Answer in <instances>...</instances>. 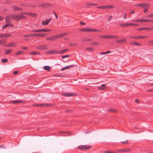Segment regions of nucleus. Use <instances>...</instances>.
<instances>
[{"label": "nucleus", "instance_id": "f3484780", "mask_svg": "<svg viewBox=\"0 0 153 153\" xmlns=\"http://www.w3.org/2000/svg\"><path fill=\"white\" fill-rule=\"evenodd\" d=\"M85 5L87 6H95L97 5V4L95 3H87L85 4Z\"/></svg>", "mask_w": 153, "mask_h": 153}, {"label": "nucleus", "instance_id": "a878e982", "mask_svg": "<svg viewBox=\"0 0 153 153\" xmlns=\"http://www.w3.org/2000/svg\"><path fill=\"white\" fill-rule=\"evenodd\" d=\"M92 40L91 39H86V38H83L81 39V41H91Z\"/></svg>", "mask_w": 153, "mask_h": 153}, {"label": "nucleus", "instance_id": "bb28decb", "mask_svg": "<svg viewBox=\"0 0 153 153\" xmlns=\"http://www.w3.org/2000/svg\"><path fill=\"white\" fill-rule=\"evenodd\" d=\"M43 69L47 71H50V67L49 66H45L44 67Z\"/></svg>", "mask_w": 153, "mask_h": 153}, {"label": "nucleus", "instance_id": "473e14b6", "mask_svg": "<svg viewBox=\"0 0 153 153\" xmlns=\"http://www.w3.org/2000/svg\"><path fill=\"white\" fill-rule=\"evenodd\" d=\"M74 67V65H72L69 66H68L65 67V68L66 69H69L70 68H72Z\"/></svg>", "mask_w": 153, "mask_h": 153}, {"label": "nucleus", "instance_id": "e2e57ef3", "mask_svg": "<svg viewBox=\"0 0 153 153\" xmlns=\"http://www.w3.org/2000/svg\"><path fill=\"white\" fill-rule=\"evenodd\" d=\"M76 45V44H70L69 45L71 46H75Z\"/></svg>", "mask_w": 153, "mask_h": 153}, {"label": "nucleus", "instance_id": "69168bd1", "mask_svg": "<svg viewBox=\"0 0 153 153\" xmlns=\"http://www.w3.org/2000/svg\"><path fill=\"white\" fill-rule=\"evenodd\" d=\"M130 13H132L133 14H134L135 13V12L133 10H131L130 11Z\"/></svg>", "mask_w": 153, "mask_h": 153}, {"label": "nucleus", "instance_id": "20e7f679", "mask_svg": "<svg viewBox=\"0 0 153 153\" xmlns=\"http://www.w3.org/2000/svg\"><path fill=\"white\" fill-rule=\"evenodd\" d=\"M52 105V104H35L33 105L39 107H48L51 106Z\"/></svg>", "mask_w": 153, "mask_h": 153}, {"label": "nucleus", "instance_id": "a19ab883", "mask_svg": "<svg viewBox=\"0 0 153 153\" xmlns=\"http://www.w3.org/2000/svg\"><path fill=\"white\" fill-rule=\"evenodd\" d=\"M21 15L24 14L26 15L30 16L31 13H29V12H25V13L22 12L21 13Z\"/></svg>", "mask_w": 153, "mask_h": 153}, {"label": "nucleus", "instance_id": "052dcab7", "mask_svg": "<svg viewBox=\"0 0 153 153\" xmlns=\"http://www.w3.org/2000/svg\"><path fill=\"white\" fill-rule=\"evenodd\" d=\"M36 16V14L35 13H31V15H30V16H33V17H34Z\"/></svg>", "mask_w": 153, "mask_h": 153}, {"label": "nucleus", "instance_id": "a211bd4d", "mask_svg": "<svg viewBox=\"0 0 153 153\" xmlns=\"http://www.w3.org/2000/svg\"><path fill=\"white\" fill-rule=\"evenodd\" d=\"M68 50L69 49H63L60 51H58V54H63L65 53V52L68 51Z\"/></svg>", "mask_w": 153, "mask_h": 153}, {"label": "nucleus", "instance_id": "7ed1b4c3", "mask_svg": "<svg viewBox=\"0 0 153 153\" xmlns=\"http://www.w3.org/2000/svg\"><path fill=\"white\" fill-rule=\"evenodd\" d=\"M51 31V30L46 29H40L38 30H34L31 31L32 32H50Z\"/></svg>", "mask_w": 153, "mask_h": 153}, {"label": "nucleus", "instance_id": "6e6d98bb", "mask_svg": "<svg viewBox=\"0 0 153 153\" xmlns=\"http://www.w3.org/2000/svg\"><path fill=\"white\" fill-rule=\"evenodd\" d=\"M153 30V26L150 28L146 27V30Z\"/></svg>", "mask_w": 153, "mask_h": 153}, {"label": "nucleus", "instance_id": "4d7b16f0", "mask_svg": "<svg viewBox=\"0 0 153 153\" xmlns=\"http://www.w3.org/2000/svg\"><path fill=\"white\" fill-rule=\"evenodd\" d=\"M128 140H127L126 141H121L120 142V143H122V144H125V143H128Z\"/></svg>", "mask_w": 153, "mask_h": 153}, {"label": "nucleus", "instance_id": "774afa93", "mask_svg": "<svg viewBox=\"0 0 153 153\" xmlns=\"http://www.w3.org/2000/svg\"><path fill=\"white\" fill-rule=\"evenodd\" d=\"M148 11V9H144V13H145L146 12H147Z\"/></svg>", "mask_w": 153, "mask_h": 153}, {"label": "nucleus", "instance_id": "ea45409f", "mask_svg": "<svg viewBox=\"0 0 153 153\" xmlns=\"http://www.w3.org/2000/svg\"><path fill=\"white\" fill-rule=\"evenodd\" d=\"M8 61V59L6 58H4L1 60V62L3 63H6Z\"/></svg>", "mask_w": 153, "mask_h": 153}, {"label": "nucleus", "instance_id": "dca6fc26", "mask_svg": "<svg viewBox=\"0 0 153 153\" xmlns=\"http://www.w3.org/2000/svg\"><path fill=\"white\" fill-rule=\"evenodd\" d=\"M62 94L65 97H71L74 95V94L71 93H62Z\"/></svg>", "mask_w": 153, "mask_h": 153}, {"label": "nucleus", "instance_id": "a18cd8bd", "mask_svg": "<svg viewBox=\"0 0 153 153\" xmlns=\"http://www.w3.org/2000/svg\"><path fill=\"white\" fill-rule=\"evenodd\" d=\"M23 53V51H18L15 54L16 55H18L19 54H22Z\"/></svg>", "mask_w": 153, "mask_h": 153}, {"label": "nucleus", "instance_id": "338daca9", "mask_svg": "<svg viewBox=\"0 0 153 153\" xmlns=\"http://www.w3.org/2000/svg\"><path fill=\"white\" fill-rule=\"evenodd\" d=\"M149 17H153V13L149 14Z\"/></svg>", "mask_w": 153, "mask_h": 153}, {"label": "nucleus", "instance_id": "39448f33", "mask_svg": "<svg viewBox=\"0 0 153 153\" xmlns=\"http://www.w3.org/2000/svg\"><path fill=\"white\" fill-rule=\"evenodd\" d=\"M47 55L54 54L56 53L58 54V51H55L54 50H51L47 51L45 53Z\"/></svg>", "mask_w": 153, "mask_h": 153}, {"label": "nucleus", "instance_id": "423d86ee", "mask_svg": "<svg viewBox=\"0 0 153 153\" xmlns=\"http://www.w3.org/2000/svg\"><path fill=\"white\" fill-rule=\"evenodd\" d=\"M36 48L40 50H47L48 49L46 45H42L38 46L36 47Z\"/></svg>", "mask_w": 153, "mask_h": 153}, {"label": "nucleus", "instance_id": "3c124183", "mask_svg": "<svg viewBox=\"0 0 153 153\" xmlns=\"http://www.w3.org/2000/svg\"><path fill=\"white\" fill-rule=\"evenodd\" d=\"M53 13L55 16L56 19H57L58 18V17L56 12H55L53 11Z\"/></svg>", "mask_w": 153, "mask_h": 153}, {"label": "nucleus", "instance_id": "412c9836", "mask_svg": "<svg viewBox=\"0 0 153 153\" xmlns=\"http://www.w3.org/2000/svg\"><path fill=\"white\" fill-rule=\"evenodd\" d=\"M66 34L65 33H62V34H60L59 35H56V39L58 38H61L62 37H63L65 36Z\"/></svg>", "mask_w": 153, "mask_h": 153}, {"label": "nucleus", "instance_id": "09e8293b", "mask_svg": "<svg viewBox=\"0 0 153 153\" xmlns=\"http://www.w3.org/2000/svg\"><path fill=\"white\" fill-rule=\"evenodd\" d=\"M108 111L110 112H111L113 113H114L116 111V110L114 109H109L108 110Z\"/></svg>", "mask_w": 153, "mask_h": 153}, {"label": "nucleus", "instance_id": "6ab92c4d", "mask_svg": "<svg viewBox=\"0 0 153 153\" xmlns=\"http://www.w3.org/2000/svg\"><path fill=\"white\" fill-rule=\"evenodd\" d=\"M36 36V33L28 34L24 36V37H30Z\"/></svg>", "mask_w": 153, "mask_h": 153}, {"label": "nucleus", "instance_id": "c756f323", "mask_svg": "<svg viewBox=\"0 0 153 153\" xmlns=\"http://www.w3.org/2000/svg\"><path fill=\"white\" fill-rule=\"evenodd\" d=\"M12 51V50H7L4 51V52L5 53V54H7L10 53Z\"/></svg>", "mask_w": 153, "mask_h": 153}, {"label": "nucleus", "instance_id": "bf43d9fd", "mask_svg": "<svg viewBox=\"0 0 153 153\" xmlns=\"http://www.w3.org/2000/svg\"><path fill=\"white\" fill-rule=\"evenodd\" d=\"M105 39H110V35H105Z\"/></svg>", "mask_w": 153, "mask_h": 153}, {"label": "nucleus", "instance_id": "79ce46f5", "mask_svg": "<svg viewBox=\"0 0 153 153\" xmlns=\"http://www.w3.org/2000/svg\"><path fill=\"white\" fill-rule=\"evenodd\" d=\"M8 17V16H6L5 18V19L6 20V22H10V21L9 19V18H10V17Z\"/></svg>", "mask_w": 153, "mask_h": 153}, {"label": "nucleus", "instance_id": "680f3d73", "mask_svg": "<svg viewBox=\"0 0 153 153\" xmlns=\"http://www.w3.org/2000/svg\"><path fill=\"white\" fill-rule=\"evenodd\" d=\"M98 88L100 90H103L105 89V88H103L102 87H98Z\"/></svg>", "mask_w": 153, "mask_h": 153}, {"label": "nucleus", "instance_id": "49530a36", "mask_svg": "<svg viewBox=\"0 0 153 153\" xmlns=\"http://www.w3.org/2000/svg\"><path fill=\"white\" fill-rule=\"evenodd\" d=\"M130 38L134 39H138V36H132L130 37Z\"/></svg>", "mask_w": 153, "mask_h": 153}, {"label": "nucleus", "instance_id": "58836bf2", "mask_svg": "<svg viewBox=\"0 0 153 153\" xmlns=\"http://www.w3.org/2000/svg\"><path fill=\"white\" fill-rule=\"evenodd\" d=\"M110 39H117L118 38V37L117 36H113V35H110Z\"/></svg>", "mask_w": 153, "mask_h": 153}, {"label": "nucleus", "instance_id": "c03bdc74", "mask_svg": "<svg viewBox=\"0 0 153 153\" xmlns=\"http://www.w3.org/2000/svg\"><path fill=\"white\" fill-rule=\"evenodd\" d=\"M19 7H17L16 6H14L12 7V8H13V10L14 11H15L16 10H18Z\"/></svg>", "mask_w": 153, "mask_h": 153}, {"label": "nucleus", "instance_id": "f03ea898", "mask_svg": "<svg viewBox=\"0 0 153 153\" xmlns=\"http://www.w3.org/2000/svg\"><path fill=\"white\" fill-rule=\"evenodd\" d=\"M91 147V146H87L86 145L79 146L78 147V149L83 150L84 149L88 150Z\"/></svg>", "mask_w": 153, "mask_h": 153}, {"label": "nucleus", "instance_id": "c85d7f7f", "mask_svg": "<svg viewBox=\"0 0 153 153\" xmlns=\"http://www.w3.org/2000/svg\"><path fill=\"white\" fill-rule=\"evenodd\" d=\"M119 26L121 27H125L128 26H130V23H127L124 24H120L119 25Z\"/></svg>", "mask_w": 153, "mask_h": 153}, {"label": "nucleus", "instance_id": "1a4fd4ad", "mask_svg": "<svg viewBox=\"0 0 153 153\" xmlns=\"http://www.w3.org/2000/svg\"><path fill=\"white\" fill-rule=\"evenodd\" d=\"M131 150L130 149H118L117 150V151L122 152H129Z\"/></svg>", "mask_w": 153, "mask_h": 153}, {"label": "nucleus", "instance_id": "393cba45", "mask_svg": "<svg viewBox=\"0 0 153 153\" xmlns=\"http://www.w3.org/2000/svg\"><path fill=\"white\" fill-rule=\"evenodd\" d=\"M47 34L45 33H36V36L44 37Z\"/></svg>", "mask_w": 153, "mask_h": 153}, {"label": "nucleus", "instance_id": "603ef678", "mask_svg": "<svg viewBox=\"0 0 153 153\" xmlns=\"http://www.w3.org/2000/svg\"><path fill=\"white\" fill-rule=\"evenodd\" d=\"M69 56H70V55H65L63 56H62V59H64V58L69 57Z\"/></svg>", "mask_w": 153, "mask_h": 153}, {"label": "nucleus", "instance_id": "0eeeda50", "mask_svg": "<svg viewBox=\"0 0 153 153\" xmlns=\"http://www.w3.org/2000/svg\"><path fill=\"white\" fill-rule=\"evenodd\" d=\"M16 43L13 42H12L10 43H8L7 44L3 45L4 46H5V47H14L16 46Z\"/></svg>", "mask_w": 153, "mask_h": 153}, {"label": "nucleus", "instance_id": "f8f14e48", "mask_svg": "<svg viewBox=\"0 0 153 153\" xmlns=\"http://www.w3.org/2000/svg\"><path fill=\"white\" fill-rule=\"evenodd\" d=\"M126 41V39L124 38H122L119 40L116 41V42L117 43H124Z\"/></svg>", "mask_w": 153, "mask_h": 153}, {"label": "nucleus", "instance_id": "ddd939ff", "mask_svg": "<svg viewBox=\"0 0 153 153\" xmlns=\"http://www.w3.org/2000/svg\"><path fill=\"white\" fill-rule=\"evenodd\" d=\"M51 6V4L49 3H46L44 4L39 5V6L43 7L46 8L48 7H50Z\"/></svg>", "mask_w": 153, "mask_h": 153}, {"label": "nucleus", "instance_id": "8fccbe9b", "mask_svg": "<svg viewBox=\"0 0 153 153\" xmlns=\"http://www.w3.org/2000/svg\"><path fill=\"white\" fill-rule=\"evenodd\" d=\"M93 32H100L101 30H97L96 29H93Z\"/></svg>", "mask_w": 153, "mask_h": 153}, {"label": "nucleus", "instance_id": "4c0bfd02", "mask_svg": "<svg viewBox=\"0 0 153 153\" xmlns=\"http://www.w3.org/2000/svg\"><path fill=\"white\" fill-rule=\"evenodd\" d=\"M115 7V6H113L112 5H107V8H113Z\"/></svg>", "mask_w": 153, "mask_h": 153}, {"label": "nucleus", "instance_id": "4be33fe9", "mask_svg": "<svg viewBox=\"0 0 153 153\" xmlns=\"http://www.w3.org/2000/svg\"><path fill=\"white\" fill-rule=\"evenodd\" d=\"M130 44L131 45H138V46H141V44L138 43L137 42H130Z\"/></svg>", "mask_w": 153, "mask_h": 153}, {"label": "nucleus", "instance_id": "2eb2a0df", "mask_svg": "<svg viewBox=\"0 0 153 153\" xmlns=\"http://www.w3.org/2000/svg\"><path fill=\"white\" fill-rule=\"evenodd\" d=\"M51 19H46L45 21H43L42 22V24L43 25H47L48 24L49 22L51 21Z\"/></svg>", "mask_w": 153, "mask_h": 153}, {"label": "nucleus", "instance_id": "de8ad7c7", "mask_svg": "<svg viewBox=\"0 0 153 153\" xmlns=\"http://www.w3.org/2000/svg\"><path fill=\"white\" fill-rule=\"evenodd\" d=\"M104 153H115L114 152L111 151H105L103 152Z\"/></svg>", "mask_w": 153, "mask_h": 153}, {"label": "nucleus", "instance_id": "f257e3e1", "mask_svg": "<svg viewBox=\"0 0 153 153\" xmlns=\"http://www.w3.org/2000/svg\"><path fill=\"white\" fill-rule=\"evenodd\" d=\"M7 17H10V18L13 19L15 20L18 21L20 20L21 19H25L26 18L25 16L21 14L19 16H16L13 14L8 15Z\"/></svg>", "mask_w": 153, "mask_h": 153}, {"label": "nucleus", "instance_id": "e433bc0d", "mask_svg": "<svg viewBox=\"0 0 153 153\" xmlns=\"http://www.w3.org/2000/svg\"><path fill=\"white\" fill-rule=\"evenodd\" d=\"M13 26V25H9V24H6V25H4V26H3L2 28V29H5L7 27H8V26Z\"/></svg>", "mask_w": 153, "mask_h": 153}, {"label": "nucleus", "instance_id": "0e129e2a", "mask_svg": "<svg viewBox=\"0 0 153 153\" xmlns=\"http://www.w3.org/2000/svg\"><path fill=\"white\" fill-rule=\"evenodd\" d=\"M18 71H15L13 72V74H16L18 73Z\"/></svg>", "mask_w": 153, "mask_h": 153}, {"label": "nucleus", "instance_id": "cd10ccee", "mask_svg": "<svg viewBox=\"0 0 153 153\" xmlns=\"http://www.w3.org/2000/svg\"><path fill=\"white\" fill-rule=\"evenodd\" d=\"M107 5H103L97 7V8H100L103 9H106L107 8Z\"/></svg>", "mask_w": 153, "mask_h": 153}, {"label": "nucleus", "instance_id": "2f4dec72", "mask_svg": "<svg viewBox=\"0 0 153 153\" xmlns=\"http://www.w3.org/2000/svg\"><path fill=\"white\" fill-rule=\"evenodd\" d=\"M6 40L5 39H3L0 40V45L3 44L5 43L6 42Z\"/></svg>", "mask_w": 153, "mask_h": 153}, {"label": "nucleus", "instance_id": "aec40b11", "mask_svg": "<svg viewBox=\"0 0 153 153\" xmlns=\"http://www.w3.org/2000/svg\"><path fill=\"white\" fill-rule=\"evenodd\" d=\"M23 102V101L21 100H14V101H10V102L13 103H22Z\"/></svg>", "mask_w": 153, "mask_h": 153}, {"label": "nucleus", "instance_id": "f704fd0d", "mask_svg": "<svg viewBox=\"0 0 153 153\" xmlns=\"http://www.w3.org/2000/svg\"><path fill=\"white\" fill-rule=\"evenodd\" d=\"M147 38V36H138V39H145Z\"/></svg>", "mask_w": 153, "mask_h": 153}, {"label": "nucleus", "instance_id": "5fc2aeb1", "mask_svg": "<svg viewBox=\"0 0 153 153\" xmlns=\"http://www.w3.org/2000/svg\"><path fill=\"white\" fill-rule=\"evenodd\" d=\"M130 25H133L134 26H137L138 25L137 24H136L134 23H130Z\"/></svg>", "mask_w": 153, "mask_h": 153}, {"label": "nucleus", "instance_id": "72a5a7b5", "mask_svg": "<svg viewBox=\"0 0 153 153\" xmlns=\"http://www.w3.org/2000/svg\"><path fill=\"white\" fill-rule=\"evenodd\" d=\"M146 30V27H142L137 29V30Z\"/></svg>", "mask_w": 153, "mask_h": 153}, {"label": "nucleus", "instance_id": "13d9d810", "mask_svg": "<svg viewBox=\"0 0 153 153\" xmlns=\"http://www.w3.org/2000/svg\"><path fill=\"white\" fill-rule=\"evenodd\" d=\"M80 25H85V22H83V21H81L80 22Z\"/></svg>", "mask_w": 153, "mask_h": 153}, {"label": "nucleus", "instance_id": "7c9ffc66", "mask_svg": "<svg viewBox=\"0 0 153 153\" xmlns=\"http://www.w3.org/2000/svg\"><path fill=\"white\" fill-rule=\"evenodd\" d=\"M99 44V43L96 42H93L90 43V45H97Z\"/></svg>", "mask_w": 153, "mask_h": 153}, {"label": "nucleus", "instance_id": "9b49d317", "mask_svg": "<svg viewBox=\"0 0 153 153\" xmlns=\"http://www.w3.org/2000/svg\"><path fill=\"white\" fill-rule=\"evenodd\" d=\"M79 30L80 31L86 32H93V29L91 28H83L79 29Z\"/></svg>", "mask_w": 153, "mask_h": 153}, {"label": "nucleus", "instance_id": "9d476101", "mask_svg": "<svg viewBox=\"0 0 153 153\" xmlns=\"http://www.w3.org/2000/svg\"><path fill=\"white\" fill-rule=\"evenodd\" d=\"M149 4L146 3H144L143 4H139L137 5V6L138 7H146L149 6Z\"/></svg>", "mask_w": 153, "mask_h": 153}, {"label": "nucleus", "instance_id": "37998d69", "mask_svg": "<svg viewBox=\"0 0 153 153\" xmlns=\"http://www.w3.org/2000/svg\"><path fill=\"white\" fill-rule=\"evenodd\" d=\"M86 50H87L90 51H94V49L92 47H89L86 48Z\"/></svg>", "mask_w": 153, "mask_h": 153}, {"label": "nucleus", "instance_id": "864d4df0", "mask_svg": "<svg viewBox=\"0 0 153 153\" xmlns=\"http://www.w3.org/2000/svg\"><path fill=\"white\" fill-rule=\"evenodd\" d=\"M112 18V16H109L108 18V22H109L111 20V18Z\"/></svg>", "mask_w": 153, "mask_h": 153}, {"label": "nucleus", "instance_id": "4468645a", "mask_svg": "<svg viewBox=\"0 0 153 153\" xmlns=\"http://www.w3.org/2000/svg\"><path fill=\"white\" fill-rule=\"evenodd\" d=\"M11 34L10 33L2 34H0V38H6L10 37Z\"/></svg>", "mask_w": 153, "mask_h": 153}, {"label": "nucleus", "instance_id": "b1692460", "mask_svg": "<svg viewBox=\"0 0 153 153\" xmlns=\"http://www.w3.org/2000/svg\"><path fill=\"white\" fill-rule=\"evenodd\" d=\"M153 22V20H150L149 19H142V22Z\"/></svg>", "mask_w": 153, "mask_h": 153}, {"label": "nucleus", "instance_id": "c9c22d12", "mask_svg": "<svg viewBox=\"0 0 153 153\" xmlns=\"http://www.w3.org/2000/svg\"><path fill=\"white\" fill-rule=\"evenodd\" d=\"M132 22H142V19H137V20H134L132 21Z\"/></svg>", "mask_w": 153, "mask_h": 153}, {"label": "nucleus", "instance_id": "5701e85b", "mask_svg": "<svg viewBox=\"0 0 153 153\" xmlns=\"http://www.w3.org/2000/svg\"><path fill=\"white\" fill-rule=\"evenodd\" d=\"M40 53L37 52H32L29 53V55H35L37 54H40Z\"/></svg>", "mask_w": 153, "mask_h": 153}, {"label": "nucleus", "instance_id": "6e6552de", "mask_svg": "<svg viewBox=\"0 0 153 153\" xmlns=\"http://www.w3.org/2000/svg\"><path fill=\"white\" fill-rule=\"evenodd\" d=\"M56 37V35H55L52 36L47 37L46 38V39L47 40H49L52 41H54L56 40V39H57Z\"/></svg>", "mask_w": 153, "mask_h": 153}]
</instances>
